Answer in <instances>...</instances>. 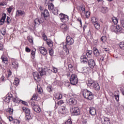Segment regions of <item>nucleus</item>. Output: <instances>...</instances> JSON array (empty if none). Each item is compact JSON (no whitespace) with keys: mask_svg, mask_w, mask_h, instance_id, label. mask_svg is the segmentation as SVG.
<instances>
[{"mask_svg":"<svg viewBox=\"0 0 124 124\" xmlns=\"http://www.w3.org/2000/svg\"><path fill=\"white\" fill-rule=\"evenodd\" d=\"M57 104L62 107L59 109L58 111V114L62 117H65L67 113H68V111L66 108V105H65L64 101L62 100H60L57 102Z\"/></svg>","mask_w":124,"mask_h":124,"instance_id":"nucleus-1","label":"nucleus"},{"mask_svg":"<svg viewBox=\"0 0 124 124\" xmlns=\"http://www.w3.org/2000/svg\"><path fill=\"white\" fill-rule=\"evenodd\" d=\"M80 62L82 63H88V66L92 68V69L94 68V66H95V61H94V60L93 59L88 60L87 56L85 54H82L80 56Z\"/></svg>","mask_w":124,"mask_h":124,"instance_id":"nucleus-2","label":"nucleus"},{"mask_svg":"<svg viewBox=\"0 0 124 124\" xmlns=\"http://www.w3.org/2000/svg\"><path fill=\"white\" fill-rule=\"evenodd\" d=\"M81 93L84 98L88 100H92L93 98V93L87 89L82 91Z\"/></svg>","mask_w":124,"mask_h":124,"instance_id":"nucleus-3","label":"nucleus"},{"mask_svg":"<svg viewBox=\"0 0 124 124\" xmlns=\"http://www.w3.org/2000/svg\"><path fill=\"white\" fill-rule=\"evenodd\" d=\"M112 31L115 32L116 33H122L123 32V28L122 26L119 25H117L116 26H113L111 27V29Z\"/></svg>","mask_w":124,"mask_h":124,"instance_id":"nucleus-4","label":"nucleus"},{"mask_svg":"<svg viewBox=\"0 0 124 124\" xmlns=\"http://www.w3.org/2000/svg\"><path fill=\"white\" fill-rule=\"evenodd\" d=\"M70 83L71 85H77V84H78V78H77V75L75 74L71 76Z\"/></svg>","mask_w":124,"mask_h":124,"instance_id":"nucleus-5","label":"nucleus"},{"mask_svg":"<svg viewBox=\"0 0 124 124\" xmlns=\"http://www.w3.org/2000/svg\"><path fill=\"white\" fill-rule=\"evenodd\" d=\"M59 17L61 19V21L63 22V23H67L69 20L67 15L61 13L59 15Z\"/></svg>","mask_w":124,"mask_h":124,"instance_id":"nucleus-6","label":"nucleus"},{"mask_svg":"<svg viewBox=\"0 0 124 124\" xmlns=\"http://www.w3.org/2000/svg\"><path fill=\"white\" fill-rule=\"evenodd\" d=\"M71 113H72L73 116H78V115H80V109L78 107H73L71 109Z\"/></svg>","mask_w":124,"mask_h":124,"instance_id":"nucleus-7","label":"nucleus"},{"mask_svg":"<svg viewBox=\"0 0 124 124\" xmlns=\"http://www.w3.org/2000/svg\"><path fill=\"white\" fill-rule=\"evenodd\" d=\"M66 42L67 44V45L69 46H70V45H73L74 43V39L72 38L69 35L67 34L66 37Z\"/></svg>","mask_w":124,"mask_h":124,"instance_id":"nucleus-8","label":"nucleus"},{"mask_svg":"<svg viewBox=\"0 0 124 124\" xmlns=\"http://www.w3.org/2000/svg\"><path fill=\"white\" fill-rule=\"evenodd\" d=\"M33 77L36 81V82H39L40 81H41V77L40 76V75L37 72H35L33 73Z\"/></svg>","mask_w":124,"mask_h":124,"instance_id":"nucleus-9","label":"nucleus"},{"mask_svg":"<svg viewBox=\"0 0 124 124\" xmlns=\"http://www.w3.org/2000/svg\"><path fill=\"white\" fill-rule=\"evenodd\" d=\"M42 16H43L44 19L46 20V21H48V18L49 16H50V14L48 11V10L45 9L44 12H42Z\"/></svg>","mask_w":124,"mask_h":124,"instance_id":"nucleus-10","label":"nucleus"},{"mask_svg":"<svg viewBox=\"0 0 124 124\" xmlns=\"http://www.w3.org/2000/svg\"><path fill=\"white\" fill-rule=\"evenodd\" d=\"M101 123L102 124H111V121L110 118L107 117H104L101 119Z\"/></svg>","mask_w":124,"mask_h":124,"instance_id":"nucleus-11","label":"nucleus"},{"mask_svg":"<svg viewBox=\"0 0 124 124\" xmlns=\"http://www.w3.org/2000/svg\"><path fill=\"white\" fill-rule=\"evenodd\" d=\"M83 55H85L87 59H91L93 58V50H87L85 53H83Z\"/></svg>","mask_w":124,"mask_h":124,"instance_id":"nucleus-12","label":"nucleus"},{"mask_svg":"<svg viewBox=\"0 0 124 124\" xmlns=\"http://www.w3.org/2000/svg\"><path fill=\"white\" fill-rule=\"evenodd\" d=\"M39 51L42 55H43V56H46V55H47V49L44 47H39Z\"/></svg>","mask_w":124,"mask_h":124,"instance_id":"nucleus-13","label":"nucleus"},{"mask_svg":"<svg viewBox=\"0 0 124 124\" xmlns=\"http://www.w3.org/2000/svg\"><path fill=\"white\" fill-rule=\"evenodd\" d=\"M44 19L42 18H41L40 19L39 18H36L34 20V27L36 26V25H40V24H42V23H44Z\"/></svg>","mask_w":124,"mask_h":124,"instance_id":"nucleus-14","label":"nucleus"},{"mask_svg":"<svg viewBox=\"0 0 124 124\" xmlns=\"http://www.w3.org/2000/svg\"><path fill=\"white\" fill-rule=\"evenodd\" d=\"M62 31L63 33L65 34L69 31V28L65 24H62L61 26Z\"/></svg>","mask_w":124,"mask_h":124,"instance_id":"nucleus-15","label":"nucleus"},{"mask_svg":"<svg viewBox=\"0 0 124 124\" xmlns=\"http://www.w3.org/2000/svg\"><path fill=\"white\" fill-rule=\"evenodd\" d=\"M1 60H2V63L4 64H8V58L5 55H2L1 57Z\"/></svg>","mask_w":124,"mask_h":124,"instance_id":"nucleus-16","label":"nucleus"},{"mask_svg":"<svg viewBox=\"0 0 124 124\" xmlns=\"http://www.w3.org/2000/svg\"><path fill=\"white\" fill-rule=\"evenodd\" d=\"M89 114L91 116H95L96 115V109L93 107L90 108Z\"/></svg>","mask_w":124,"mask_h":124,"instance_id":"nucleus-17","label":"nucleus"},{"mask_svg":"<svg viewBox=\"0 0 124 124\" xmlns=\"http://www.w3.org/2000/svg\"><path fill=\"white\" fill-rule=\"evenodd\" d=\"M25 15H26V12L24 11L18 10L16 12V16H22L23 17H24Z\"/></svg>","mask_w":124,"mask_h":124,"instance_id":"nucleus-18","label":"nucleus"},{"mask_svg":"<svg viewBox=\"0 0 124 124\" xmlns=\"http://www.w3.org/2000/svg\"><path fill=\"white\" fill-rule=\"evenodd\" d=\"M92 89H93L94 91H96V92H99L100 91V86H99V84L97 82V81H96L95 84H94V86H93V88Z\"/></svg>","mask_w":124,"mask_h":124,"instance_id":"nucleus-19","label":"nucleus"},{"mask_svg":"<svg viewBox=\"0 0 124 124\" xmlns=\"http://www.w3.org/2000/svg\"><path fill=\"white\" fill-rule=\"evenodd\" d=\"M69 105L74 106L77 104V100L75 98L70 99L69 100Z\"/></svg>","mask_w":124,"mask_h":124,"instance_id":"nucleus-20","label":"nucleus"},{"mask_svg":"<svg viewBox=\"0 0 124 124\" xmlns=\"http://www.w3.org/2000/svg\"><path fill=\"white\" fill-rule=\"evenodd\" d=\"M93 51L95 57H98V56L100 55V51H99L96 47H93Z\"/></svg>","mask_w":124,"mask_h":124,"instance_id":"nucleus-21","label":"nucleus"},{"mask_svg":"<svg viewBox=\"0 0 124 124\" xmlns=\"http://www.w3.org/2000/svg\"><path fill=\"white\" fill-rule=\"evenodd\" d=\"M6 19V14H2V17L0 18V22L1 23H2V24H1V25H3V24L5 22V19Z\"/></svg>","mask_w":124,"mask_h":124,"instance_id":"nucleus-22","label":"nucleus"},{"mask_svg":"<svg viewBox=\"0 0 124 124\" xmlns=\"http://www.w3.org/2000/svg\"><path fill=\"white\" fill-rule=\"evenodd\" d=\"M77 9L78 11H80V10H81L82 12V13H85V12H86L85 11V6H78L77 7Z\"/></svg>","mask_w":124,"mask_h":124,"instance_id":"nucleus-23","label":"nucleus"},{"mask_svg":"<svg viewBox=\"0 0 124 124\" xmlns=\"http://www.w3.org/2000/svg\"><path fill=\"white\" fill-rule=\"evenodd\" d=\"M35 52H36L35 48H33L31 51V57L33 60L35 58Z\"/></svg>","mask_w":124,"mask_h":124,"instance_id":"nucleus-24","label":"nucleus"},{"mask_svg":"<svg viewBox=\"0 0 124 124\" xmlns=\"http://www.w3.org/2000/svg\"><path fill=\"white\" fill-rule=\"evenodd\" d=\"M93 79L92 78H88V79L86 80V85H87L88 87H89L90 85H92V83L93 81Z\"/></svg>","mask_w":124,"mask_h":124,"instance_id":"nucleus-25","label":"nucleus"},{"mask_svg":"<svg viewBox=\"0 0 124 124\" xmlns=\"http://www.w3.org/2000/svg\"><path fill=\"white\" fill-rule=\"evenodd\" d=\"M13 102H14V103H16L17 104H19V103H21V99L18 98L17 97H14L12 99Z\"/></svg>","mask_w":124,"mask_h":124,"instance_id":"nucleus-26","label":"nucleus"},{"mask_svg":"<svg viewBox=\"0 0 124 124\" xmlns=\"http://www.w3.org/2000/svg\"><path fill=\"white\" fill-rule=\"evenodd\" d=\"M7 113H9L10 115H13V112L14 110L13 109V108H9L6 110Z\"/></svg>","mask_w":124,"mask_h":124,"instance_id":"nucleus-27","label":"nucleus"},{"mask_svg":"<svg viewBox=\"0 0 124 124\" xmlns=\"http://www.w3.org/2000/svg\"><path fill=\"white\" fill-rule=\"evenodd\" d=\"M55 98L57 100H60V99H62V94L60 93H57L55 94Z\"/></svg>","mask_w":124,"mask_h":124,"instance_id":"nucleus-28","label":"nucleus"},{"mask_svg":"<svg viewBox=\"0 0 124 124\" xmlns=\"http://www.w3.org/2000/svg\"><path fill=\"white\" fill-rule=\"evenodd\" d=\"M22 110H23V112H24L26 114V115L31 114V110L30 109V108H27L25 107H23Z\"/></svg>","mask_w":124,"mask_h":124,"instance_id":"nucleus-29","label":"nucleus"},{"mask_svg":"<svg viewBox=\"0 0 124 124\" xmlns=\"http://www.w3.org/2000/svg\"><path fill=\"white\" fill-rule=\"evenodd\" d=\"M32 109L37 113H39L41 111L40 108L37 105L34 108H33Z\"/></svg>","mask_w":124,"mask_h":124,"instance_id":"nucleus-30","label":"nucleus"},{"mask_svg":"<svg viewBox=\"0 0 124 124\" xmlns=\"http://www.w3.org/2000/svg\"><path fill=\"white\" fill-rule=\"evenodd\" d=\"M48 7L49 10L51 12L53 11V10H54L55 9V6L52 3L48 4Z\"/></svg>","mask_w":124,"mask_h":124,"instance_id":"nucleus-31","label":"nucleus"},{"mask_svg":"<svg viewBox=\"0 0 124 124\" xmlns=\"http://www.w3.org/2000/svg\"><path fill=\"white\" fill-rule=\"evenodd\" d=\"M46 44L49 46V47H52L53 46V41L50 39L46 40Z\"/></svg>","mask_w":124,"mask_h":124,"instance_id":"nucleus-32","label":"nucleus"},{"mask_svg":"<svg viewBox=\"0 0 124 124\" xmlns=\"http://www.w3.org/2000/svg\"><path fill=\"white\" fill-rule=\"evenodd\" d=\"M18 64H19V63H18L17 62H14L12 63V67L13 68H18Z\"/></svg>","mask_w":124,"mask_h":124,"instance_id":"nucleus-33","label":"nucleus"},{"mask_svg":"<svg viewBox=\"0 0 124 124\" xmlns=\"http://www.w3.org/2000/svg\"><path fill=\"white\" fill-rule=\"evenodd\" d=\"M20 82V80L18 78H16L14 80V85L17 86L19 85V83Z\"/></svg>","mask_w":124,"mask_h":124,"instance_id":"nucleus-34","label":"nucleus"},{"mask_svg":"<svg viewBox=\"0 0 124 124\" xmlns=\"http://www.w3.org/2000/svg\"><path fill=\"white\" fill-rule=\"evenodd\" d=\"M89 67H84L81 69V70L83 73H88L89 72Z\"/></svg>","mask_w":124,"mask_h":124,"instance_id":"nucleus-35","label":"nucleus"},{"mask_svg":"<svg viewBox=\"0 0 124 124\" xmlns=\"http://www.w3.org/2000/svg\"><path fill=\"white\" fill-rule=\"evenodd\" d=\"M51 12L54 15H59V9L57 8H54Z\"/></svg>","mask_w":124,"mask_h":124,"instance_id":"nucleus-36","label":"nucleus"},{"mask_svg":"<svg viewBox=\"0 0 124 124\" xmlns=\"http://www.w3.org/2000/svg\"><path fill=\"white\" fill-rule=\"evenodd\" d=\"M46 90L48 93H52L53 92V87L51 85H48L46 87Z\"/></svg>","mask_w":124,"mask_h":124,"instance_id":"nucleus-37","label":"nucleus"},{"mask_svg":"<svg viewBox=\"0 0 124 124\" xmlns=\"http://www.w3.org/2000/svg\"><path fill=\"white\" fill-rule=\"evenodd\" d=\"M39 74H40V76H41V77H42V76L46 74V72L45 71V70L41 69V70L39 71Z\"/></svg>","mask_w":124,"mask_h":124,"instance_id":"nucleus-38","label":"nucleus"},{"mask_svg":"<svg viewBox=\"0 0 124 124\" xmlns=\"http://www.w3.org/2000/svg\"><path fill=\"white\" fill-rule=\"evenodd\" d=\"M111 20L114 25H117L118 24V22H119V21L118 20V18L115 17H112Z\"/></svg>","mask_w":124,"mask_h":124,"instance_id":"nucleus-39","label":"nucleus"},{"mask_svg":"<svg viewBox=\"0 0 124 124\" xmlns=\"http://www.w3.org/2000/svg\"><path fill=\"white\" fill-rule=\"evenodd\" d=\"M94 26V27L95 28V29H96V30H99V29H100V24H99V23H98V22H96L95 23L93 24Z\"/></svg>","mask_w":124,"mask_h":124,"instance_id":"nucleus-40","label":"nucleus"},{"mask_svg":"<svg viewBox=\"0 0 124 124\" xmlns=\"http://www.w3.org/2000/svg\"><path fill=\"white\" fill-rule=\"evenodd\" d=\"M102 13L105 14L108 12V9L106 7H102Z\"/></svg>","mask_w":124,"mask_h":124,"instance_id":"nucleus-41","label":"nucleus"},{"mask_svg":"<svg viewBox=\"0 0 124 124\" xmlns=\"http://www.w3.org/2000/svg\"><path fill=\"white\" fill-rule=\"evenodd\" d=\"M101 41L104 43L106 40H107V37H106V36H103L100 39Z\"/></svg>","mask_w":124,"mask_h":124,"instance_id":"nucleus-42","label":"nucleus"},{"mask_svg":"<svg viewBox=\"0 0 124 124\" xmlns=\"http://www.w3.org/2000/svg\"><path fill=\"white\" fill-rule=\"evenodd\" d=\"M25 118L26 121H30V120L31 119V114H26Z\"/></svg>","mask_w":124,"mask_h":124,"instance_id":"nucleus-43","label":"nucleus"},{"mask_svg":"<svg viewBox=\"0 0 124 124\" xmlns=\"http://www.w3.org/2000/svg\"><path fill=\"white\" fill-rule=\"evenodd\" d=\"M91 21L93 24H94L97 22V21H96V17L94 16L92 17Z\"/></svg>","mask_w":124,"mask_h":124,"instance_id":"nucleus-44","label":"nucleus"},{"mask_svg":"<svg viewBox=\"0 0 124 124\" xmlns=\"http://www.w3.org/2000/svg\"><path fill=\"white\" fill-rule=\"evenodd\" d=\"M114 97L116 101H117V102H119L120 100V95L119 94V93H117V95L114 94Z\"/></svg>","mask_w":124,"mask_h":124,"instance_id":"nucleus-45","label":"nucleus"},{"mask_svg":"<svg viewBox=\"0 0 124 124\" xmlns=\"http://www.w3.org/2000/svg\"><path fill=\"white\" fill-rule=\"evenodd\" d=\"M11 99L9 97L6 96L4 98L5 102H7V103H9L10 102Z\"/></svg>","mask_w":124,"mask_h":124,"instance_id":"nucleus-46","label":"nucleus"},{"mask_svg":"<svg viewBox=\"0 0 124 124\" xmlns=\"http://www.w3.org/2000/svg\"><path fill=\"white\" fill-rule=\"evenodd\" d=\"M6 22H7L8 25H10V23L11 22V19H10L9 16H7Z\"/></svg>","mask_w":124,"mask_h":124,"instance_id":"nucleus-47","label":"nucleus"},{"mask_svg":"<svg viewBox=\"0 0 124 124\" xmlns=\"http://www.w3.org/2000/svg\"><path fill=\"white\" fill-rule=\"evenodd\" d=\"M64 51H65L66 55H68L69 54V49L67 48V47L64 46V47L63 48Z\"/></svg>","mask_w":124,"mask_h":124,"instance_id":"nucleus-48","label":"nucleus"},{"mask_svg":"<svg viewBox=\"0 0 124 124\" xmlns=\"http://www.w3.org/2000/svg\"><path fill=\"white\" fill-rule=\"evenodd\" d=\"M53 85L54 86H56V85H60V80H55L53 83Z\"/></svg>","mask_w":124,"mask_h":124,"instance_id":"nucleus-49","label":"nucleus"},{"mask_svg":"<svg viewBox=\"0 0 124 124\" xmlns=\"http://www.w3.org/2000/svg\"><path fill=\"white\" fill-rule=\"evenodd\" d=\"M12 9H13V7H12V6H10L9 8H7V12L10 14L11 11H12Z\"/></svg>","mask_w":124,"mask_h":124,"instance_id":"nucleus-50","label":"nucleus"},{"mask_svg":"<svg viewBox=\"0 0 124 124\" xmlns=\"http://www.w3.org/2000/svg\"><path fill=\"white\" fill-rule=\"evenodd\" d=\"M1 33L2 35H5V33H6V31L5 30V29L3 28L1 29Z\"/></svg>","mask_w":124,"mask_h":124,"instance_id":"nucleus-51","label":"nucleus"},{"mask_svg":"<svg viewBox=\"0 0 124 124\" xmlns=\"http://www.w3.org/2000/svg\"><path fill=\"white\" fill-rule=\"evenodd\" d=\"M37 99V95L36 94H34L32 98H31V100H36Z\"/></svg>","mask_w":124,"mask_h":124,"instance_id":"nucleus-52","label":"nucleus"},{"mask_svg":"<svg viewBox=\"0 0 124 124\" xmlns=\"http://www.w3.org/2000/svg\"><path fill=\"white\" fill-rule=\"evenodd\" d=\"M20 103H21L22 104H23V105H25V106H29V104L28 103V102H27L25 101H23V100H21Z\"/></svg>","mask_w":124,"mask_h":124,"instance_id":"nucleus-53","label":"nucleus"},{"mask_svg":"<svg viewBox=\"0 0 124 124\" xmlns=\"http://www.w3.org/2000/svg\"><path fill=\"white\" fill-rule=\"evenodd\" d=\"M96 81L95 80H93V82H91V84H90L89 85V86H88L89 88H91L92 89H93V86H94V84H95Z\"/></svg>","mask_w":124,"mask_h":124,"instance_id":"nucleus-54","label":"nucleus"},{"mask_svg":"<svg viewBox=\"0 0 124 124\" xmlns=\"http://www.w3.org/2000/svg\"><path fill=\"white\" fill-rule=\"evenodd\" d=\"M96 81L95 80H93V82H91V84H90L89 85V86H88L89 88H91L92 89H93V86H94V84H95Z\"/></svg>","mask_w":124,"mask_h":124,"instance_id":"nucleus-55","label":"nucleus"},{"mask_svg":"<svg viewBox=\"0 0 124 124\" xmlns=\"http://www.w3.org/2000/svg\"><path fill=\"white\" fill-rule=\"evenodd\" d=\"M119 46L121 49L124 47V42H121L119 44Z\"/></svg>","mask_w":124,"mask_h":124,"instance_id":"nucleus-56","label":"nucleus"},{"mask_svg":"<svg viewBox=\"0 0 124 124\" xmlns=\"http://www.w3.org/2000/svg\"><path fill=\"white\" fill-rule=\"evenodd\" d=\"M37 89H38V93H40V94L42 93L43 92V90H42V88H41V87H40V88L37 87Z\"/></svg>","mask_w":124,"mask_h":124,"instance_id":"nucleus-57","label":"nucleus"},{"mask_svg":"<svg viewBox=\"0 0 124 124\" xmlns=\"http://www.w3.org/2000/svg\"><path fill=\"white\" fill-rule=\"evenodd\" d=\"M13 122L14 124H19L21 121L17 119H14Z\"/></svg>","mask_w":124,"mask_h":124,"instance_id":"nucleus-58","label":"nucleus"},{"mask_svg":"<svg viewBox=\"0 0 124 124\" xmlns=\"http://www.w3.org/2000/svg\"><path fill=\"white\" fill-rule=\"evenodd\" d=\"M51 71H52L53 73H57V72H58V68L56 67H53Z\"/></svg>","mask_w":124,"mask_h":124,"instance_id":"nucleus-59","label":"nucleus"},{"mask_svg":"<svg viewBox=\"0 0 124 124\" xmlns=\"http://www.w3.org/2000/svg\"><path fill=\"white\" fill-rule=\"evenodd\" d=\"M31 105L32 106V109L35 108V106H37V105H36V104H35V102L34 101L31 102Z\"/></svg>","mask_w":124,"mask_h":124,"instance_id":"nucleus-60","label":"nucleus"},{"mask_svg":"<svg viewBox=\"0 0 124 124\" xmlns=\"http://www.w3.org/2000/svg\"><path fill=\"white\" fill-rule=\"evenodd\" d=\"M73 74H72V73L71 72L69 71L67 72V73L66 74V76H67V77H70Z\"/></svg>","mask_w":124,"mask_h":124,"instance_id":"nucleus-61","label":"nucleus"},{"mask_svg":"<svg viewBox=\"0 0 124 124\" xmlns=\"http://www.w3.org/2000/svg\"><path fill=\"white\" fill-rule=\"evenodd\" d=\"M65 124H72V121L70 119H68L65 123Z\"/></svg>","mask_w":124,"mask_h":124,"instance_id":"nucleus-62","label":"nucleus"},{"mask_svg":"<svg viewBox=\"0 0 124 124\" xmlns=\"http://www.w3.org/2000/svg\"><path fill=\"white\" fill-rule=\"evenodd\" d=\"M49 53L50 56H53L54 55V50L53 49H50L49 50Z\"/></svg>","mask_w":124,"mask_h":124,"instance_id":"nucleus-63","label":"nucleus"},{"mask_svg":"<svg viewBox=\"0 0 124 124\" xmlns=\"http://www.w3.org/2000/svg\"><path fill=\"white\" fill-rule=\"evenodd\" d=\"M43 38L44 40H45L46 42L47 41V40H48V38H47V36H46V35H45V34H43Z\"/></svg>","mask_w":124,"mask_h":124,"instance_id":"nucleus-64","label":"nucleus"}]
</instances>
